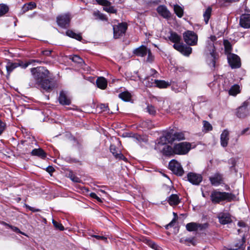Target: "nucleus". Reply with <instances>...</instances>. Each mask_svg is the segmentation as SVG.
I'll return each mask as SVG.
<instances>
[{"label": "nucleus", "mask_w": 250, "mask_h": 250, "mask_svg": "<svg viewBox=\"0 0 250 250\" xmlns=\"http://www.w3.org/2000/svg\"><path fill=\"white\" fill-rule=\"evenodd\" d=\"M208 227V224L207 223H204V224H199L197 223V230H202L206 229Z\"/></svg>", "instance_id": "09e8293b"}, {"label": "nucleus", "mask_w": 250, "mask_h": 250, "mask_svg": "<svg viewBox=\"0 0 250 250\" xmlns=\"http://www.w3.org/2000/svg\"><path fill=\"white\" fill-rule=\"evenodd\" d=\"M210 197L211 201L216 204L226 200L230 201L234 197V196L231 193L226 192H222L214 191L211 193Z\"/></svg>", "instance_id": "7ed1b4c3"}, {"label": "nucleus", "mask_w": 250, "mask_h": 250, "mask_svg": "<svg viewBox=\"0 0 250 250\" xmlns=\"http://www.w3.org/2000/svg\"><path fill=\"white\" fill-rule=\"evenodd\" d=\"M168 201L171 206H176L180 203V199L177 194H172L169 196Z\"/></svg>", "instance_id": "cd10ccee"}, {"label": "nucleus", "mask_w": 250, "mask_h": 250, "mask_svg": "<svg viewBox=\"0 0 250 250\" xmlns=\"http://www.w3.org/2000/svg\"><path fill=\"white\" fill-rule=\"evenodd\" d=\"M174 11L176 15L179 17L181 18L183 16L184 10L178 5H175L174 6Z\"/></svg>", "instance_id": "f704fd0d"}, {"label": "nucleus", "mask_w": 250, "mask_h": 250, "mask_svg": "<svg viewBox=\"0 0 250 250\" xmlns=\"http://www.w3.org/2000/svg\"><path fill=\"white\" fill-rule=\"evenodd\" d=\"M105 7H104V10L108 13H116L117 10L114 8L113 6H105Z\"/></svg>", "instance_id": "de8ad7c7"}, {"label": "nucleus", "mask_w": 250, "mask_h": 250, "mask_svg": "<svg viewBox=\"0 0 250 250\" xmlns=\"http://www.w3.org/2000/svg\"><path fill=\"white\" fill-rule=\"evenodd\" d=\"M188 181L193 185H199L203 180L201 174L194 172H189L187 175Z\"/></svg>", "instance_id": "ddd939ff"}, {"label": "nucleus", "mask_w": 250, "mask_h": 250, "mask_svg": "<svg viewBox=\"0 0 250 250\" xmlns=\"http://www.w3.org/2000/svg\"><path fill=\"white\" fill-rule=\"evenodd\" d=\"M110 151L116 158L124 160L126 159L124 156L121 153V151L117 149L114 145H110Z\"/></svg>", "instance_id": "4be33fe9"}, {"label": "nucleus", "mask_w": 250, "mask_h": 250, "mask_svg": "<svg viewBox=\"0 0 250 250\" xmlns=\"http://www.w3.org/2000/svg\"><path fill=\"white\" fill-rule=\"evenodd\" d=\"M93 15L97 19H100L103 21L106 20L105 16L98 11L94 12L93 13Z\"/></svg>", "instance_id": "a19ab883"}, {"label": "nucleus", "mask_w": 250, "mask_h": 250, "mask_svg": "<svg viewBox=\"0 0 250 250\" xmlns=\"http://www.w3.org/2000/svg\"><path fill=\"white\" fill-rule=\"evenodd\" d=\"M36 7V4L35 2H30L24 4L22 6L21 11L22 13H24L27 11L32 10Z\"/></svg>", "instance_id": "c85d7f7f"}, {"label": "nucleus", "mask_w": 250, "mask_h": 250, "mask_svg": "<svg viewBox=\"0 0 250 250\" xmlns=\"http://www.w3.org/2000/svg\"><path fill=\"white\" fill-rule=\"evenodd\" d=\"M92 237L96 238L98 240H102L105 242L107 241V238L104 236H100L97 235H90Z\"/></svg>", "instance_id": "6e6d98bb"}, {"label": "nucleus", "mask_w": 250, "mask_h": 250, "mask_svg": "<svg viewBox=\"0 0 250 250\" xmlns=\"http://www.w3.org/2000/svg\"><path fill=\"white\" fill-rule=\"evenodd\" d=\"M168 143L166 137L163 136L160 138L157 144V147H158L160 149L161 146H164L166 145Z\"/></svg>", "instance_id": "58836bf2"}, {"label": "nucleus", "mask_w": 250, "mask_h": 250, "mask_svg": "<svg viewBox=\"0 0 250 250\" xmlns=\"http://www.w3.org/2000/svg\"><path fill=\"white\" fill-rule=\"evenodd\" d=\"M147 57L146 59V61L149 62H152L154 59V56L152 54L150 49H149V51L148 52V53L147 54Z\"/></svg>", "instance_id": "3c124183"}, {"label": "nucleus", "mask_w": 250, "mask_h": 250, "mask_svg": "<svg viewBox=\"0 0 250 250\" xmlns=\"http://www.w3.org/2000/svg\"><path fill=\"white\" fill-rule=\"evenodd\" d=\"M59 101L62 105H69L71 101L68 93L63 91L60 92Z\"/></svg>", "instance_id": "dca6fc26"}, {"label": "nucleus", "mask_w": 250, "mask_h": 250, "mask_svg": "<svg viewBox=\"0 0 250 250\" xmlns=\"http://www.w3.org/2000/svg\"><path fill=\"white\" fill-rule=\"evenodd\" d=\"M229 140V131L227 129L223 131L220 136L221 145L223 147H226L228 144Z\"/></svg>", "instance_id": "6ab92c4d"}, {"label": "nucleus", "mask_w": 250, "mask_h": 250, "mask_svg": "<svg viewBox=\"0 0 250 250\" xmlns=\"http://www.w3.org/2000/svg\"><path fill=\"white\" fill-rule=\"evenodd\" d=\"M52 52L51 50H44L42 52V54L43 55L46 56H49L50 55L51 53Z\"/></svg>", "instance_id": "680f3d73"}, {"label": "nucleus", "mask_w": 250, "mask_h": 250, "mask_svg": "<svg viewBox=\"0 0 250 250\" xmlns=\"http://www.w3.org/2000/svg\"><path fill=\"white\" fill-rule=\"evenodd\" d=\"M203 127L204 129L206 131H210L212 129V126L211 125L208 121H203Z\"/></svg>", "instance_id": "49530a36"}, {"label": "nucleus", "mask_w": 250, "mask_h": 250, "mask_svg": "<svg viewBox=\"0 0 250 250\" xmlns=\"http://www.w3.org/2000/svg\"><path fill=\"white\" fill-rule=\"evenodd\" d=\"M31 72L33 79L29 83L30 87H38V85L43 80L48 78L49 75V71L44 67H37L31 69Z\"/></svg>", "instance_id": "f257e3e1"}, {"label": "nucleus", "mask_w": 250, "mask_h": 250, "mask_svg": "<svg viewBox=\"0 0 250 250\" xmlns=\"http://www.w3.org/2000/svg\"><path fill=\"white\" fill-rule=\"evenodd\" d=\"M162 152L164 155L167 156H170L174 154V146L172 147L171 146L168 145L164 146L162 148Z\"/></svg>", "instance_id": "bb28decb"}, {"label": "nucleus", "mask_w": 250, "mask_h": 250, "mask_svg": "<svg viewBox=\"0 0 250 250\" xmlns=\"http://www.w3.org/2000/svg\"><path fill=\"white\" fill-rule=\"evenodd\" d=\"M96 84L98 87L104 89L107 87V82L104 77H99L96 80Z\"/></svg>", "instance_id": "a878e982"}, {"label": "nucleus", "mask_w": 250, "mask_h": 250, "mask_svg": "<svg viewBox=\"0 0 250 250\" xmlns=\"http://www.w3.org/2000/svg\"><path fill=\"white\" fill-rule=\"evenodd\" d=\"M210 41L211 42L208 43L210 47V55L211 57L210 65L212 68H214L215 66V60L217 59L218 55L215 52V47L213 42L216 40V38L214 36H211L210 37Z\"/></svg>", "instance_id": "9d476101"}, {"label": "nucleus", "mask_w": 250, "mask_h": 250, "mask_svg": "<svg viewBox=\"0 0 250 250\" xmlns=\"http://www.w3.org/2000/svg\"><path fill=\"white\" fill-rule=\"evenodd\" d=\"M146 111L149 114L152 115H154L156 112L154 106L149 104L147 106Z\"/></svg>", "instance_id": "37998d69"}, {"label": "nucleus", "mask_w": 250, "mask_h": 250, "mask_svg": "<svg viewBox=\"0 0 250 250\" xmlns=\"http://www.w3.org/2000/svg\"><path fill=\"white\" fill-rule=\"evenodd\" d=\"M127 28V24L125 22H122L118 25H114L113 29L114 38L118 39L123 36L125 34Z\"/></svg>", "instance_id": "0eeeda50"}, {"label": "nucleus", "mask_w": 250, "mask_h": 250, "mask_svg": "<svg viewBox=\"0 0 250 250\" xmlns=\"http://www.w3.org/2000/svg\"><path fill=\"white\" fill-rule=\"evenodd\" d=\"M240 92V87L237 84H234L231 87L229 91V93L230 95L236 96Z\"/></svg>", "instance_id": "72a5a7b5"}, {"label": "nucleus", "mask_w": 250, "mask_h": 250, "mask_svg": "<svg viewBox=\"0 0 250 250\" xmlns=\"http://www.w3.org/2000/svg\"><path fill=\"white\" fill-rule=\"evenodd\" d=\"M8 7L5 4H0V17L5 14L8 11Z\"/></svg>", "instance_id": "ea45409f"}, {"label": "nucleus", "mask_w": 250, "mask_h": 250, "mask_svg": "<svg viewBox=\"0 0 250 250\" xmlns=\"http://www.w3.org/2000/svg\"><path fill=\"white\" fill-rule=\"evenodd\" d=\"M247 114L248 109L247 105L244 103L242 106H240L237 109L236 115L239 118H244L247 116Z\"/></svg>", "instance_id": "393cba45"}, {"label": "nucleus", "mask_w": 250, "mask_h": 250, "mask_svg": "<svg viewBox=\"0 0 250 250\" xmlns=\"http://www.w3.org/2000/svg\"><path fill=\"white\" fill-rule=\"evenodd\" d=\"M20 66L22 68H26L27 65L24 64V62L21 61H18V62H12L10 61H8L6 65V68L8 74H10V73L17 67Z\"/></svg>", "instance_id": "f8f14e48"}, {"label": "nucleus", "mask_w": 250, "mask_h": 250, "mask_svg": "<svg viewBox=\"0 0 250 250\" xmlns=\"http://www.w3.org/2000/svg\"><path fill=\"white\" fill-rule=\"evenodd\" d=\"M211 184L214 186H218L223 182V176L219 173H216L209 178Z\"/></svg>", "instance_id": "2eb2a0df"}, {"label": "nucleus", "mask_w": 250, "mask_h": 250, "mask_svg": "<svg viewBox=\"0 0 250 250\" xmlns=\"http://www.w3.org/2000/svg\"><path fill=\"white\" fill-rule=\"evenodd\" d=\"M32 147L33 146L27 143L26 141L22 142L18 145V148L21 153L24 154L29 153Z\"/></svg>", "instance_id": "aec40b11"}, {"label": "nucleus", "mask_w": 250, "mask_h": 250, "mask_svg": "<svg viewBox=\"0 0 250 250\" xmlns=\"http://www.w3.org/2000/svg\"><path fill=\"white\" fill-rule=\"evenodd\" d=\"M175 223V220L174 219H173L168 224H167V226H166V229H168V228L169 227H172L174 225V224Z\"/></svg>", "instance_id": "69168bd1"}, {"label": "nucleus", "mask_w": 250, "mask_h": 250, "mask_svg": "<svg viewBox=\"0 0 250 250\" xmlns=\"http://www.w3.org/2000/svg\"><path fill=\"white\" fill-rule=\"evenodd\" d=\"M212 12V8L210 6L208 7L203 14L204 21L206 24H208L210 19Z\"/></svg>", "instance_id": "2f4dec72"}, {"label": "nucleus", "mask_w": 250, "mask_h": 250, "mask_svg": "<svg viewBox=\"0 0 250 250\" xmlns=\"http://www.w3.org/2000/svg\"><path fill=\"white\" fill-rule=\"evenodd\" d=\"M146 243L150 247L155 250H163L161 247L158 246L156 243H154L151 240H146Z\"/></svg>", "instance_id": "4c0bfd02"}, {"label": "nucleus", "mask_w": 250, "mask_h": 250, "mask_svg": "<svg viewBox=\"0 0 250 250\" xmlns=\"http://www.w3.org/2000/svg\"><path fill=\"white\" fill-rule=\"evenodd\" d=\"M31 155L42 159L45 158L46 156V153L41 148L33 149L31 152Z\"/></svg>", "instance_id": "b1692460"}, {"label": "nucleus", "mask_w": 250, "mask_h": 250, "mask_svg": "<svg viewBox=\"0 0 250 250\" xmlns=\"http://www.w3.org/2000/svg\"><path fill=\"white\" fill-rule=\"evenodd\" d=\"M228 62L231 68L240 67L241 63L240 58L238 56L232 53H229L227 56Z\"/></svg>", "instance_id": "1a4fd4ad"}, {"label": "nucleus", "mask_w": 250, "mask_h": 250, "mask_svg": "<svg viewBox=\"0 0 250 250\" xmlns=\"http://www.w3.org/2000/svg\"><path fill=\"white\" fill-rule=\"evenodd\" d=\"M241 26L245 28L250 27V14H244L240 19Z\"/></svg>", "instance_id": "412c9836"}, {"label": "nucleus", "mask_w": 250, "mask_h": 250, "mask_svg": "<svg viewBox=\"0 0 250 250\" xmlns=\"http://www.w3.org/2000/svg\"><path fill=\"white\" fill-rule=\"evenodd\" d=\"M168 167L174 174L178 176H182L184 173V170L181 164L175 160H172L170 161Z\"/></svg>", "instance_id": "6e6552de"}, {"label": "nucleus", "mask_w": 250, "mask_h": 250, "mask_svg": "<svg viewBox=\"0 0 250 250\" xmlns=\"http://www.w3.org/2000/svg\"><path fill=\"white\" fill-rule=\"evenodd\" d=\"M72 17L70 13H65L58 16L57 18V22L58 25L63 28L69 27Z\"/></svg>", "instance_id": "39448f33"}, {"label": "nucleus", "mask_w": 250, "mask_h": 250, "mask_svg": "<svg viewBox=\"0 0 250 250\" xmlns=\"http://www.w3.org/2000/svg\"><path fill=\"white\" fill-rule=\"evenodd\" d=\"M52 223L56 229H59L60 230H63L64 229V227L62 224L58 223L54 220H53Z\"/></svg>", "instance_id": "8fccbe9b"}, {"label": "nucleus", "mask_w": 250, "mask_h": 250, "mask_svg": "<svg viewBox=\"0 0 250 250\" xmlns=\"http://www.w3.org/2000/svg\"><path fill=\"white\" fill-rule=\"evenodd\" d=\"M69 177L73 182L76 183H80L81 181V179L72 172H70L69 173Z\"/></svg>", "instance_id": "c03bdc74"}, {"label": "nucleus", "mask_w": 250, "mask_h": 250, "mask_svg": "<svg viewBox=\"0 0 250 250\" xmlns=\"http://www.w3.org/2000/svg\"><path fill=\"white\" fill-rule=\"evenodd\" d=\"M33 62H37L38 63L41 64L42 62L38 60H30L28 62H25L24 64H26L27 67L29 65L33 63Z\"/></svg>", "instance_id": "5fc2aeb1"}, {"label": "nucleus", "mask_w": 250, "mask_h": 250, "mask_svg": "<svg viewBox=\"0 0 250 250\" xmlns=\"http://www.w3.org/2000/svg\"><path fill=\"white\" fill-rule=\"evenodd\" d=\"M197 223L191 222L186 225V229L189 231H197Z\"/></svg>", "instance_id": "e433bc0d"}, {"label": "nucleus", "mask_w": 250, "mask_h": 250, "mask_svg": "<svg viewBox=\"0 0 250 250\" xmlns=\"http://www.w3.org/2000/svg\"><path fill=\"white\" fill-rule=\"evenodd\" d=\"M97 2L102 5L109 6L110 5L111 3L107 0H95Z\"/></svg>", "instance_id": "603ef678"}, {"label": "nucleus", "mask_w": 250, "mask_h": 250, "mask_svg": "<svg viewBox=\"0 0 250 250\" xmlns=\"http://www.w3.org/2000/svg\"><path fill=\"white\" fill-rule=\"evenodd\" d=\"M7 225V224H6ZM8 226L9 227V228H10L13 231L17 232V233H22L23 234L21 231V230L19 229V228H18L17 227H14V226H10V225H8Z\"/></svg>", "instance_id": "bf43d9fd"}, {"label": "nucleus", "mask_w": 250, "mask_h": 250, "mask_svg": "<svg viewBox=\"0 0 250 250\" xmlns=\"http://www.w3.org/2000/svg\"><path fill=\"white\" fill-rule=\"evenodd\" d=\"M173 134H172L170 132H168L164 135L168 143H172V142H173Z\"/></svg>", "instance_id": "a18cd8bd"}, {"label": "nucleus", "mask_w": 250, "mask_h": 250, "mask_svg": "<svg viewBox=\"0 0 250 250\" xmlns=\"http://www.w3.org/2000/svg\"><path fill=\"white\" fill-rule=\"evenodd\" d=\"M147 80L146 83V86H148V87L152 86L153 84H154V80H153V79H151V82H149V81L148 80V78H147Z\"/></svg>", "instance_id": "4d7b16f0"}, {"label": "nucleus", "mask_w": 250, "mask_h": 250, "mask_svg": "<svg viewBox=\"0 0 250 250\" xmlns=\"http://www.w3.org/2000/svg\"><path fill=\"white\" fill-rule=\"evenodd\" d=\"M173 142L175 141H180L185 139L184 132H176L173 133Z\"/></svg>", "instance_id": "473e14b6"}, {"label": "nucleus", "mask_w": 250, "mask_h": 250, "mask_svg": "<svg viewBox=\"0 0 250 250\" xmlns=\"http://www.w3.org/2000/svg\"><path fill=\"white\" fill-rule=\"evenodd\" d=\"M168 38L171 42L174 43L173 45L174 48L183 55L188 56L191 53L192 48L181 43V38L176 33L171 32Z\"/></svg>", "instance_id": "f03ea898"}, {"label": "nucleus", "mask_w": 250, "mask_h": 250, "mask_svg": "<svg viewBox=\"0 0 250 250\" xmlns=\"http://www.w3.org/2000/svg\"><path fill=\"white\" fill-rule=\"evenodd\" d=\"M25 207L26 208H28L30 210L33 212H37L39 211L40 210L39 209H36L33 207H31L28 205H25Z\"/></svg>", "instance_id": "e2e57ef3"}, {"label": "nucleus", "mask_w": 250, "mask_h": 250, "mask_svg": "<svg viewBox=\"0 0 250 250\" xmlns=\"http://www.w3.org/2000/svg\"><path fill=\"white\" fill-rule=\"evenodd\" d=\"M225 51L227 52H229L231 50V45L229 42L225 41L224 42Z\"/></svg>", "instance_id": "864d4df0"}, {"label": "nucleus", "mask_w": 250, "mask_h": 250, "mask_svg": "<svg viewBox=\"0 0 250 250\" xmlns=\"http://www.w3.org/2000/svg\"><path fill=\"white\" fill-rule=\"evenodd\" d=\"M5 129V124L0 120V135Z\"/></svg>", "instance_id": "052dcab7"}, {"label": "nucleus", "mask_w": 250, "mask_h": 250, "mask_svg": "<svg viewBox=\"0 0 250 250\" xmlns=\"http://www.w3.org/2000/svg\"><path fill=\"white\" fill-rule=\"evenodd\" d=\"M149 49L146 46L141 45L134 49L133 53L137 56L143 57L147 55L149 51Z\"/></svg>", "instance_id": "f3484780"}, {"label": "nucleus", "mask_w": 250, "mask_h": 250, "mask_svg": "<svg viewBox=\"0 0 250 250\" xmlns=\"http://www.w3.org/2000/svg\"><path fill=\"white\" fill-rule=\"evenodd\" d=\"M191 145L190 143L184 142L174 145V154L185 155L191 149Z\"/></svg>", "instance_id": "20e7f679"}, {"label": "nucleus", "mask_w": 250, "mask_h": 250, "mask_svg": "<svg viewBox=\"0 0 250 250\" xmlns=\"http://www.w3.org/2000/svg\"><path fill=\"white\" fill-rule=\"evenodd\" d=\"M238 226H239L240 227H242V228H246V229H247V227H246V224L243 222H239L238 223Z\"/></svg>", "instance_id": "774afa93"}, {"label": "nucleus", "mask_w": 250, "mask_h": 250, "mask_svg": "<svg viewBox=\"0 0 250 250\" xmlns=\"http://www.w3.org/2000/svg\"><path fill=\"white\" fill-rule=\"evenodd\" d=\"M184 41L189 45H196L198 36L193 31H187L183 34Z\"/></svg>", "instance_id": "423d86ee"}, {"label": "nucleus", "mask_w": 250, "mask_h": 250, "mask_svg": "<svg viewBox=\"0 0 250 250\" xmlns=\"http://www.w3.org/2000/svg\"><path fill=\"white\" fill-rule=\"evenodd\" d=\"M55 86V83L46 78L42 83H40L37 87L40 88L46 92H49L54 88Z\"/></svg>", "instance_id": "9b49d317"}, {"label": "nucleus", "mask_w": 250, "mask_h": 250, "mask_svg": "<svg viewBox=\"0 0 250 250\" xmlns=\"http://www.w3.org/2000/svg\"><path fill=\"white\" fill-rule=\"evenodd\" d=\"M90 196L92 198L96 199L99 202H102L101 199L96 195V193H95L94 192H92L90 194Z\"/></svg>", "instance_id": "13d9d810"}, {"label": "nucleus", "mask_w": 250, "mask_h": 250, "mask_svg": "<svg viewBox=\"0 0 250 250\" xmlns=\"http://www.w3.org/2000/svg\"><path fill=\"white\" fill-rule=\"evenodd\" d=\"M66 35L69 37L74 38L80 41L82 39L81 34H77L71 30H67L66 31Z\"/></svg>", "instance_id": "c756f323"}, {"label": "nucleus", "mask_w": 250, "mask_h": 250, "mask_svg": "<svg viewBox=\"0 0 250 250\" xmlns=\"http://www.w3.org/2000/svg\"><path fill=\"white\" fill-rule=\"evenodd\" d=\"M245 243V238L243 236L241 239L235 241L234 246L231 247H224L223 250H244V244Z\"/></svg>", "instance_id": "4468645a"}, {"label": "nucleus", "mask_w": 250, "mask_h": 250, "mask_svg": "<svg viewBox=\"0 0 250 250\" xmlns=\"http://www.w3.org/2000/svg\"><path fill=\"white\" fill-rule=\"evenodd\" d=\"M55 170L54 168L51 166H49L46 168V171L49 173H51Z\"/></svg>", "instance_id": "338daca9"}, {"label": "nucleus", "mask_w": 250, "mask_h": 250, "mask_svg": "<svg viewBox=\"0 0 250 250\" xmlns=\"http://www.w3.org/2000/svg\"><path fill=\"white\" fill-rule=\"evenodd\" d=\"M218 219L221 224L225 225L231 222L230 216L229 213H221L218 215Z\"/></svg>", "instance_id": "5701e85b"}, {"label": "nucleus", "mask_w": 250, "mask_h": 250, "mask_svg": "<svg viewBox=\"0 0 250 250\" xmlns=\"http://www.w3.org/2000/svg\"><path fill=\"white\" fill-rule=\"evenodd\" d=\"M100 107L104 111H107L108 110H109L107 105L105 104H101L100 105Z\"/></svg>", "instance_id": "0e129e2a"}, {"label": "nucleus", "mask_w": 250, "mask_h": 250, "mask_svg": "<svg viewBox=\"0 0 250 250\" xmlns=\"http://www.w3.org/2000/svg\"><path fill=\"white\" fill-rule=\"evenodd\" d=\"M72 61L78 64H82L83 63V59L80 58L79 56L74 55L71 57Z\"/></svg>", "instance_id": "79ce46f5"}, {"label": "nucleus", "mask_w": 250, "mask_h": 250, "mask_svg": "<svg viewBox=\"0 0 250 250\" xmlns=\"http://www.w3.org/2000/svg\"><path fill=\"white\" fill-rule=\"evenodd\" d=\"M154 84L156 86L160 88H167L169 85L168 82H167L163 80H154Z\"/></svg>", "instance_id": "7c9ffc66"}, {"label": "nucleus", "mask_w": 250, "mask_h": 250, "mask_svg": "<svg viewBox=\"0 0 250 250\" xmlns=\"http://www.w3.org/2000/svg\"><path fill=\"white\" fill-rule=\"evenodd\" d=\"M119 97L125 102L129 101L131 99V94L128 92H124L119 95Z\"/></svg>", "instance_id": "c9c22d12"}, {"label": "nucleus", "mask_w": 250, "mask_h": 250, "mask_svg": "<svg viewBox=\"0 0 250 250\" xmlns=\"http://www.w3.org/2000/svg\"><path fill=\"white\" fill-rule=\"evenodd\" d=\"M158 14L164 18L168 19L171 17V13L164 5H160L157 8Z\"/></svg>", "instance_id": "a211bd4d"}]
</instances>
